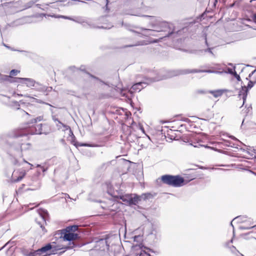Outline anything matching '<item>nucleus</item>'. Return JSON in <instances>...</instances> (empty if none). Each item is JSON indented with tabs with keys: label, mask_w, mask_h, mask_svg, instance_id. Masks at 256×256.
<instances>
[{
	"label": "nucleus",
	"mask_w": 256,
	"mask_h": 256,
	"mask_svg": "<svg viewBox=\"0 0 256 256\" xmlns=\"http://www.w3.org/2000/svg\"><path fill=\"white\" fill-rule=\"evenodd\" d=\"M246 218L242 216H237L233 219V220L231 222L230 224L233 226V225H232L233 222H244L246 221V220H245Z\"/></svg>",
	"instance_id": "obj_17"
},
{
	"label": "nucleus",
	"mask_w": 256,
	"mask_h": 256,
	"mask_svg": "<svg viewBox=\"0 0 256 256\" xmlns=\"http://www.w3.org/2000/svg\"><path fill=\"white\" fill-rule=\"evenodd\" d=\"M140 44H135L134 46H138V45H140ZM134 45H132V46H133Z\"/></svg>",
	"instance_id": "obj_37"
},
{
	"label": "nucleus",
	"mask_w": 256,
	"mask_h": 256,
	"mask_svg": "<svg viewBox=\"0 0 256 256\" xmlns=\"http://www.w3.org/2000/svg\"><path fill=\"white\" fill-rule=\"evenodd\" d=\"M78 234L72 232H66L64 234L62 240L64 241H68L69 244L68 246H65L61 244H58L60 246H62L63 248V249L66 248H72L74 247L75 244L73 242L74 240H77L78 238Z\"/></svg>",
	"instance_id": "obj_5"
},
{
	"label": "nucleus",
	"mask_w": 256,
	"mask_h": 256,
	"mask_svg": "<svg viewBox=\"0 0 256 256\" xmlns=\"http://www.w3.org/2000/svg\"><path fill=\"white\" fill-rule=\"evenodd\" d=\"M56 125L58 130H62L63 131L69 130L70 132H72V130L70 126L64 124L61 122H58L56 124Z\"/></svg>",
	"instance_id": "obj_13"
},
{
	"label": "nucleus",
	"mask_w": 256,
	"mask_h": 256,
	"mask_svg": "<svg viewBox=\"0 0 256 256\" xmlns=\"http://www.w3.org/2000/svg\"><path fill=\"white\" fill-rule=\"evenodd\" d=\"M112 26H102L101 28H110L111 27H112Z\"/></svg>",
	"instance_id": "obj_29"
},
{
	"label": "nucleus",
	"mask_w": 256,
	"mask_h": 256,
	"mask_svg": "<svg viewBox=\"0 0 256 256\" xmlns=\"http://www.w3.org/2000/svg\"><path fill=\"white\" fill-rule=\"evenodd\" d=\"M226 92V90H210V93L212 94L215 98H218L222 95V94Z\"/></svg>",
	"instance_id": "obj_14"
},
{
	"label": "nucleus",
	"mask_w": 256,
	"mask_h": 256,
	"mask_svg": "<svg viewBox=\"0 0 256 256\" xmlns=\"http://www.w3.org/2000/svg\"><path fill=\"white\" fill-rule=\"evenodd\" d=\"M226 142L230 144L228 141H226Z\"/></svg>",
	"instance_id": "obj_42"
},
{
	"label": "nucleus",
	"mask_w": 256,
	"mask_h": 256,
	"mask_svg": "<svg viewBox=\"0 0 256 256\" xmlns=\"http://www.w3.org/2000/svg\"><path fill=\"white\" fill-rule=\"evenodd\" d=\"M116 196L127 205H136L140 200V196L134 194H120Z\"/></svg>",
	"instance_id": "obj_4"
},
{
	"label": "nucleus",
	"mask_w": 256,
	"mask_h": 256,
	"mask_svg": "<svg viewBox=\"0 0 256 256\" xmlns=\"http://www.w3.org/2000/svg\"><path fill=\"white\" fill-rule=\"evenodd\" d=\"M58 18H65V19H68V20H72V18L68 17V16H58Z\"/></svg>",
	"instance_id": "obj_21"
},
{
	"label": "nucleus",
	"mask_w": 256,
	"mask_h": 256,
	"mask_svg": "<svg viewBox=\"0 0 256 256\" xmlns=\"http://www.w3.org/2000/svg\"><path fill=\"white\" fill-rule=\"evenodd\" d=\"M82 146H90V147H92V146H94V145H92V144H82Z\"/></svg>",
	"instance_id": "obj_26"
},
{
	"label": "nucleus",
	"mask_w": 256,
	"mask_h": 256,
	"mask_svg": "<svg viewBox=\"0 0 256 256\" xmlns=\"http://www.w3.org/2000/svg\"><path fill=\"white\" fill-rule=\"evenodd\" d=\"M37 166L40 167L42 168V170L43 172H45L47 170V168H44V166H42L38 164Z\"/></svg>",
	"instance_id": "obj_25"
},
{
	"label": "nucleus",
	"mask_w": 256,
	"mask_h": 256,
	"mask_svg": "<svg viewBox=\"0 0 256 256\" xmlns=\"http://www.w3.org/2000/svg\"><path fill=\"white\" fill-rule=\"evenodd\" d=\"M206 52H210V54H213V53L211 50V48H208V49L206 50Z\"/></svg>",
	"instance_id": "obj_31"
},
{
	"label": "nucleus",
	"mask_w": 256,
	"mask_h": 256,
	"mask_svg": "<svg viewBox=\"0 0 256 256\" xmlns=\"http://www.w3.org/2000/svg\"><path fill=\"white\" fill-rule=\"evenodd\" d=\"M38 224H40V228H42V230H44V227L43 226V225L40 223H38Z\"/></svg>",
	"instance_id": "obj_34"
},
{
	"label": "nucleus",
	"mask_w": 256,
	"mask_h": 256,
	"mask_svg": "<svg viewBox=\"0 0 256 256\" xmlns=\"http://www.w3.org/2000/svg\"><path fill=\"white\" fill-rule=\"evenodd\" d=\"M160 180L164 184L174 187L181 186L184 183V179L179 176L164 175Z\"/></svg>",
	"instance_id": "obj_1"
},
{
	"label": "nucleus",
	"mask_w": 256,
	"mask_h": 256,
	"mask_svg": "<svg viewBox=\"0 0 256 256\" xmlns=\"http://www.w3.org/2000/svg\"><path fill=\"white\" fill-rule=\"evenodd\" d=\"M90 76H91V77H92V78H96L95 77H94V76H91V75H90Z\"/></svg>",
	"instance_id": "obj_40"
},
{
	"label": "nucleus",
	"mask_w": 256,
	"mask_h": 256,
	"mask_svg": "<svg viewBox=\"0 0 256 256\" xmlns=\"http://www.w3.org/2000/svg\"><path fill=\"white\" fill-rule=\"evenodd\" d=\"M234 72H235L234 68L232 69L231 68H228V73L234 75ZM190 72H208V73H214V74H222L224 72L227 73L226 72L212 70H194L191 71H190L188 70H182L178 73L172 74L170 76H176V75H178L180 74H188V73H190Z\"/></svg>",
	"instance_id": "obj_6"
},
{
	"label": "nucleus",
	"mask_w": 256,
	"mask_h": 256,
	"mask_svg": "<svg viewBox=\"0 0 256 256\" xmlns=\"http://www.w3.org/2000/svg\"><path fill=\"white\" fill-rule=\"evenodd\" d=\"M44 212V214H48V212H47L46 211Z\"/></svg>",
	"instance_id": "obj_39"
},
{
	"label": "nucleus",
	"mask_w": 256,
	"mask_h": 256,
	"mask_svg": "<svg viewBox=\"0 0 256 256\" xmlns=\"http://www.w3.org/2000/svg\"><path fill=\"white\" fill-rule=\"evenodd\" d=\"M72 20L74 22H78V23H82L84 22V20L80 18H77L76 20H74V19L72 18Z\"/></svg>",
	"instance_id": "obj_20"
},
{
	"label": "nucleus",
	"mask_w": 256,
	"mask_h": 256,
	"mask_svg": "<svg viewBox=\"0 0 256 256\" xmlns=\"http://www.w3.org/2000/svg\"><path fill=\"white\" fill-rule=\"evenodd\" d=\"M38 255L36 254V251L33 252H30L29 253V254L28 255V256H38Z\"/></svg>",
	"instance_id": "obj_24"
},
{
	"label": "nucleus",
	"mask_w": 256,
	"mask_h": 256,
	"mask_svg": "<svg viewBox=\"0 0 256 256\" xmlns=\"http://www.w3.org/2000/svg\"><path fill=\"white\" fill-rule=\"evenodd\" d=\"M62 246L59 244H47L44 246L36 250V254L39 256H46L54 254V252L63 249Z\"/></svg>",
	"instance_id": "obj_2"
},
{
	"label": "nucleus",
	"mask_w": 256,
	"mask_h": 256,
	"mask_svg": "<svg viewBox=\"0 0 256 256\" xmlns=\"http://www.w3.org/2000/svg\"><path fill=\"white\" fill-rule=\"evenodd\" d=\"M122 94L124 96H126V97H128V98H130V96H128V95L127 94H126L125 93H124L123 92V91L122 92Z\"/></svg>",
	"instance_id": "obj_30"
},
{
	"label": "nucleus",
	"mask_w": 256,
	"mask_h": 256,
	"mask_svg": "<svg viewBox=\"0 0 256 256\" xmlns=\"http://www.w3.org/2000/svg\"><path fill=\"white\" fill-rule=\"evenodd\" d=\"M167 77H163L161 78H156L153 80H150L149 82H139L134 84L130 88V89L128 90V92L130 94H132L133 93L136 92H140L144 88L146 87L148 84L150 82H152L154 81H158L162 80L164 78H166Z\"/></svg>",
	"instance_id": "obj_7"
},
{
	"label": "nucleus",
	"mask_w": 256,
	"mask_h": 256,
	"mask_svg": "<svg viewBox=\"0 0 256 256\" xmlns=\"http://www.w3.org/2000/svg\"><path fill=\"white\" fill-rule=\"evenodd\" d=\"M42 124H39L36 126V127L34 128H31L29 130H26V132L23 133L22 134H20V136H22L26 135V134H42L43 133H45L44 132H43L42 129Z\"/></svg>",
	"instance_id": "obj_10"
},
{
	"label": "nucleus",
	"mask_w": 256,
	"mask_h": 256,
	"mask_svg": "<svg viewBox=\"0 0 256 256\" xmlns=\"http://www.w3.org/2000/svg\"><path fill=\"white\" fill-rule=\"evenodd\" d=\"M97 245L100 246L102 250H108L109 249V244L108 239H100L97 242Z\"/></svg>",
	"instance_id": "obj_11"
},
{
	"label": "nucleus",
	"mask_w": 256,
	"mask_h": 256,
	"mask_svg": "<svg viewBox=\"0 0 256 256\" xmlns=\"http://www.w3.org/2000/svg\"><path fill=\"white\" fill-rule=\"evenodd\" d=\"M255 82L251 80L249 81L247 86H242V90L240 91L238 96L240 98L242 96L243 100V104L246 100L248 89H250L254 86Z\"/></svg>",
	"instance_id": "obj_9"
},
{
	"label": "nucleus",
	"mask_w": 256,
	"mask_h": 256,
	"mask_svg": "<svg viewBox=\"0 0 256 256\" xmlns=\"http://www.w3.org/2000/svg\"><path fill=\"white\" fill-rule=\"evenodd\" d=\"M144 17L149 18H150L152 21V28H156V30H151V29H144V30L146 32H162L166 30V28L169 27L168 24L166 22H161L158 19H156L154 18V16L144 15L142 16Z\"/></svg>",
	"instance_id": "obj_3"
},
{
	"label": "nucleus",
	"mask_w": 256,
	"mask_h": 256,
	"mask_svg": "<svg viewBox=\"0 0 256 256\" xmlns=\"http://www.w3.org/2000/svg\"><path fill=\"white\" fill-rule=\"evenodd\" d=\"M253 227H254V226H250V228H248V227L246 228V227H244V226H242L240 227V228L245 230V229H249V228H252Z\"/></svg>",
	"instance_id": "obj_28"
},
{
	"label": "nucleus",
	"mask_w": 256,
	"mask_h": 256,
	"mask_svg": "<svg viewBox=\"0 0 256 256\" xmlns=\"http://www.w3.org/2000/svg\"><path fill=\"white\" fill-rule=\"evenodd\" d=\"M4 45L6 47L9 48V47H8V46H7L5 44H4Z\"/></svg>",
	"instance_id": "obj_38"
},
{
	"label": "nucleus",
	"mask_w": 256,
	"mask_h": 256,
	"mask_svg": "<svg viewBox=\"0 0 256 256\" xmlns=\"http://www.w3.org/2000/svg\"><path fill=\"white\" fill-rule=\"evenodd\" d=\"M230 138L232 139V140H238V141L237 138H235L234 136H230Z\"/></svg>",
	"instance_id": "obj_32"
},
{
	"label": "nucleus",
	"mask_w": 256,
	"mask_h": 256,
	"mask_svg": "<svg viewBox=\"0 0 256 256\" xmlns=\"http://www.w3.org/2000/svg\"><path fill=\"white\" fill-rule=\"evenodd\" d=\"M19 72H20L19 70H12L10 72V74L11 76H16Z\"/></svg>",
	"instance_id": "obj_19"
},
{
	"label": "nucleus",
	"mask_w": 256,
	"mask_h": 256,
	"mask_svg": "<svg viewBox=\"0 0 256 256\" xmlns=\"http://www.w3.org/2000/svg\"><path fill=\"white\" fill-rule=\"evenodd\" d=\"M40 217L41 218H42L44 221V216H40Z\"/></svg>",
	"instance_id": "obj_36"
},
{
	"label": "nucleus",
	"mask_w": 256,
	"mask_h": 256,
	"mask_svg": "<svg viewBox=\"0 0 256 256\" xmlns=\"http://www.w3.org/2000/svg\"><path fill=\"white\" fill-rule=\"evenodd\" d=\"M30 144L29 143H22L20 146V150L22 152L30 148Z\"/></svg>",
	"instance_id": "obj_16"
},
{
	"label": "nucleus",
	"mask_w": 256,
	"mask_h": 256,
	"mask_svg": "<svg viewBox=\"0 0 256 256\" xmlns=\"http://www.w3.org/2000/svg\"><path fill=\"white\" fill-rule=\"evenodd\" d=\"M43 118L42 116H38L36 118H34L32 119L31 122H30V123L31 124H34V123H36L37 122H40L42 120Z\"/></svg>",
	"instance_id": "obj_18"
},
{
	"label": "nucleus",
	"mask_w": 256,
	"mask_h": 256,
	"mask_svg": "<svg viewBox=\"0 0 256 256\" xmlns=\"http://www.w3.org/2000/svg\"><path fill=\"white\" fill-rule=\"evenodd\" d=\"M255 71H256V70H254V71H253L251 74H249V77H250V76H252V74H253L255 72Z\"/></svg>",
	"instance_id": "obj_35"
},
{
	"label": "nucleus",
	"mask_w": 256,
	"mask_h": 256,
	"mask_svg": "<svg viewBox=\"0 0 256 256\" xmlns=\"http://www.w3.org/2000/svg\"><path fill=\"white\" fill-rule=\"evenodd\" d=\"M252 18L253 22L256 24V13L253 14Z\"/></svg>",
	"instance_id": "obj_27"
},
{
	"label": "nucleus",
	"mask_w": 256,
	"mask_h": 256,
	"mask_svg": "<svg viewBox=\"0 0 256 256\" xmlns=\"http://www.w3.org/2000/svg\"><path fill=\"white\" fill-rule=\"evenodd\" d=\"M140 128L141 130L142 131V132L144 134L145 132H144V128L142 126H140Z\"/></svg>",
	"instance_id": "obj_33"
},
{
	"label": "nucleus",
	"mask_w": 256,
	"mask_h": 256,
	"mask_svg": "<svg viewBox=\"0 0 256 256\" xmlns=\"http://www.w3.org/2000/svg\"><path fill=\"white\" fill-rule=\"evenodd\" d=\"M52 120L54 122L55 124L58 122H60L58 118H56V116H54L52 117Z\"/></svg>",
	"instance_id": "obj_22"
},
{
	"label": "nucleus",
	"mask_w": 256,
	"mask_h": 256,
	"mask_svg": "<svg viewBox=\"0 0 256 256\" xmlns=\"http://www.w3.org/2000/svg\"><path fill=\"white\" fill-rule=\"evenodd\" d=\"M234 76L235 78L238 80H240V78L239 75H238L236 72H234Z\"/></svg>",
	"instance_id": "obj_23"
},
{
	"label": "nucleus",
	"mask_w": 256,
	"mask_h": 256,
	"mask_svg": "<svg viewBox=\"0 0 256 256\" xmlns=\"http://www.w3.org/2000/svg\"><path fill=\"white\" fill-rule=\"evenodd\" d=\"M17 79L20 80V82L26 84L28 87L34 86L36 83V82L33 79L30 78H18Z\"/></svg>",
	"instance_id": "obj_12"
},
{
	"label": "nucleus",
	"mask_w": 256,
	"mask_h": 256,
	"mask_svg": "<svg viewBox=\"0 0 256 256\" xmlns=\"http://www.w3.org/2000/svg\"><path fill=\"white\" fill-rule=\"evenodd\" d=\"M78 230V226L76 225L69 226L66 228L65 230L66 232H72L74 233Z\"/></svg>",
	"instance_id": "obj_15"
},
{
	"label": "nucleus",
	"mask_w": 256,
	"mask_h": 256,
	"mask_svg": "<svg viewBox=\"0 0 256 256\" xmlns=\"http://www.w3.org/2000/svg\"><path fill=\"white\" fill-rule=\"evenodd\" d=\"M14 136L18 137V136Z\"/></svg>",
	"instance_id": "obj_41"
},
{
	"label": "nucleus",
	"mask_w": 256,
	"mask_h": 256,
	"mask_svg": "<svg viewBox=\"0 0 256 256\" xmlns=\"http://www.w3.org/2000/svg\"><path fill=\"white\" fill-rule=\"evenodd\" d=\"M26 174V171L23 168L15 170L12 174V181L17 182L20 181Z\"/></svg>",
	"instance_id": "obj_8"
}]
</instances>
